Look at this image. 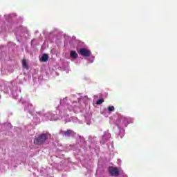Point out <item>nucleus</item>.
Here are the masks:
<instances>
[{
	"instance_id": "5",
	"label": "nucleus",
	"mask_w": 177,
	"mask_h": 177,
	"mask_svg": "<svg viewBox=\"0 0 177 177\" xmlns=\"http://www.w3.org/2000/svg\"><path fill=\"white\" fill-rule=\"evenodd\" d=\"M22 66H23L24 68L28 70V64H27V60H26V59L22 60Z\"/></svg>"
},
{
	"instance_id": "4",
	"label": "nucleus",
	"mask_w": 177,
	"mask_h": 177,
	"mask_svg": "<svg viewBox=\"0 0 177 177\" xmlns=\"http://www.w3.org/2000/svg\"><path fill=\"white\" fill-rule=\"evenodd\" d=\"M49 59V55L48 54H44L41 58V62H46Z\"/></svg>"
},
{
	"instance_id": "3",
	"label": "nucleus",
	"mask_w": 177,
	"mask_h": 177,
	"mask_svg": "<svg viewBox=\"0 0 177 177\" xmlns=\"http://www.w3.org/2000/svg\"><path fill=\"white\" fill-rule=\"evenodd\" d=\"M109 172L111 176H118L120 175V170L118 167H109Z\"/></svg>"
},
{
	"instance_id": "9",
	"label": "nucleus",
	"mask_w": 177,
	"mask_h": 177,
	"mask_svg": "<svg viewBox=\"0 0 177 177\" xmlns=\"http://www.w3.org/2000/svg\"><path fill=\"white\" fill-rule=\"evenodd\" d=\"M114 110H115L114 106H108V111L111 112V111H114Z\"/></svg>"
},
{
	"instance_id": "1",
	"label": "nucleus",
	"mask_w": 177,
	"mask_h": 177,
	"mask_svg": "<svg viewBox=\"0 0 177 177\" xmlns=\"http://www.w3.org/2000/svg\"><path fill=\"white\" fill-rule=\"evenodd\" d=\"M48 140V134L41 133L39 134L37 137L34 139L33 143L36 146H41Z\"/></svg>"
},
{
	"instance_id": "2",
	"label": "nucleus",
	"mask_w": 177,
	"mask_h": 177,
	"mask_svg": "<svg viewBox=\"0 0 177 177\" xmlns=\"http://www.w3.org/2000/svg\"><path fill=\"white\" fill-rule=\"evenodd\" d=\"M79 55H81V56H83L84 57H89L92 55V52L91 50L85 48H82L78 51Z\"/></svg>"
},
{
	"instance_id": "8",
	"label": "nucleus",
	"mask_w": 177,
	"mask_h": 177,
	"mask_svg": "<svg viewBox=\"0 0 177 177\" xmlns=\"http://www.w3.org/2000/svg\"><path fill=\"white\" fill-rule=\"evenodd\" d=\"M104 102V98H100V100H97L96 104H102V103Z\"/></svg>"
},
{
	"instance_id": "7",
	"label": "nucleus",
	"mask_w": 177,
	"mask_h": 177,
	"mask_svg": "<svg viewBox=\"0 0 177 177\" xmlns=\"http://www.w3.org/2000/svg\"><path fill=\"white\" fill-rule=\"evenodd\" d=\"M73 130H67L66 131H64V136H70V135H71V133H73Z\"/></svg>"
},
{
	"instance_id": "6",
	"label": "nucleus",
	"mask_w": 177,
	"mask_h": 177,
	"mask_svg": "<svg viewBox=\"0 0 177 177\" xmlns=\"http://www.w3.org/2000/svg\"><path fill=\"white\" fill-rule=\"evenodd\" d=\"M71 57H73V59H77V57H78V54L75 51H71Z\"/></svg>"
}]
</instances>
